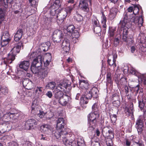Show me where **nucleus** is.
I'll return each mask as SVG.
<instances>
[{"label":"nucleus","mask_w":146,"mask_h":146,"mask_svg":"<svg viewBox=\"0 0 146 146\" xmlns=\"http://www.w3.org/2000/svg\"><path fill=\"white\" fill-rule=\"evenodd\" d=\"M139 11L138 7L133 4L132 6L128 7V12H133V14L132 16H130L129 19H131L130 21L134 23V27L137 25L140 27L142 26L143 23V19L142 17L135 16L136 14L138 13Z\"/></svg>","instance_id":"nucleus-1"},{"label":"nucleus","mask_w":146,"mask_h":146,"mask_svg":"<svg viewBox=\"0 0 146 146\" xmlns=\"http://www.w3.org/2000/svg\"><path fill=\"white\" fill-rule=\"evenodd\" d=\"M22 47H23V43L21 42L15 44L12 49L8 54V57L4 59L3 61L4 63L6 65L11 63L12 61L15 60L16 55L20 52Z\"/></svg>","instance_id":"nucleus-2"},{"label":"nucleus","mask_w":146,"mask_h":146,"mask_svg":"<svg viewBox=\"0 0 146 146\" xmlns=\"http://www.w3.org/2000/svg\"><path fill=\"white\" fill-rule=\"evenodd\" d=\"M65 125V123L63 118H59L57 120V129L54 133V135L57 139L60 138L61 134L62 135H66L69 132V129L64 128Z\"/></svg>","instance_id":"nucleus-3"},{"label":"nucleus","mask_w":146,"mask_h":146,"mask_svg":"<svg viewBox=\"0 0 146 146\" xmlns=\"http://www.w3.org/2000/svg\"><path fill=\"white\" fill-rule=\"evenodd\" d=\"M128 17L127 14L125 15L123 20L122 22L121 28H123V40L125 41H127L128 39V24L127 19Z\"/></svg>","instance_id":"nucleus-4"},{"label":"nucleus","mask_w":146,"mask_h":146,"mask_svg":"<svg viewBox=\"0 0 146 146\" xmlns=\"http://www.w3.org/2000/svg\"><path fill=\"white\" fill-rule=\"evenodd\" d=\"M63 38L62 31L60 30H56L53 33L52 40L54 44L59 43L61 38Z\"/></svg>","instance_id":"nucleus-5"},{"label":"nucleus","mask_w":146,"mask_h":146,"mask_svg":"<svg viewBox=\"0 0 146 146\" xmlns=\"http://www.w3.org/2000/svg\"><path fill=\"white\" fill-rule=\"evenodd\" d=\"M145 37L143 33H140L139 34L137 39L138 41L140 43V49L143 52L146 50V40L145 39Z\"/></svg>","instance_id":"nucleus-6"},{"label":"nucleus","mask_w":146,"mask_h":146,"mask_svg":"<svg viewBox=\"0 0 146 146\" xmlns=\"http://www.w3.org/2000/svg\"><path fill=\"white\" fill-rule=\"evenodd\" d=\"M69 132L66 135L63 134L62 135L61 134V136H62V141L64 144L66 146H74V144L72 145L74 138L73 136H71L70 137L68 138V135Z\"/></svg>","instance_id":"nucleus-7"},{"label":"nucleus","mask_w":146,"mask_h":146,"mask_svg":"<svg viewBox=\"0 0 146 146\" xmlns=\"http://www.w3.org/2000/svg\"><path fill=\"white\" fill-rule=\"evenodd\" d=\"M36 60L33 61L31 66V70L33 73H38L41 68L42 61L37 62Z\"/></svg>","instance_id":"nucleus-8"},{"label":"nucleus","mask_w":146,"mask_h":146,"mask_svg":"<svg viewBox=\"0 0 146 146\" xmlns=\"http://www.w3.org/2000/svg\"><path fill=\"white\" fill-rule=\"evenodd\" d=\"M67 16V12L65 10H61L56 16L57 22L58 25L62 24Z\"/></svg>","instance_id":"nucleus-9"},{"label":"nucleus","mask_w":146,"mask_h":146,"mask_svg":"<svg viewBox=\"0 0 146 146\" xmlns=\"http://www.w3.org/2000/svg\"><path fill=\"white\" fill-rule=\"evenodd\" d=\"M129 73L137 76L142 81L144 80V83L146 84V74H141L136 71L135 69L132 67L130 68Z\"/></svg>","instance_id":"nucleus-10"},{"label":"nucleus","mask_w":146,"mask_h":146,"mask_svg":"<svg viewBox=\"0 0 146 146\" xmlns=\"http://www.w3.org/2000/svg\"><path fill=\"white\" fill-rule=\"evenodd\" d=\"M102 132L104 136L108 137L111 139L114 138V133L112 130H109L108 127H106L102 129Z\"/></svg>","instance_id":"nucleus-11"},{"label":"nucleus","mask_w":146,"mask_h":146,"mask_svg":"<svg viewBox=\"0 0 146 146\" xmlns=\"http://www.w3.org/2000/svg\"><path fill=\"white\" fill-rule=\"evenodd\" d=\"M79 6L80 9L86 12L87 13L89 11L88 4L86 0H80Z\"/></svg>","instance_id":"nucleus-12"},{"label":"nucleus","mask_w":146,"mask_h":146,"mask_svg":"<svg viewBox=\"0 0 146 146\" xmlns=\"http://www.w3.org/2000/svg\"><path fill=\"white\" fill-rule=\"evenodd\" d=\"M30 58H35L33 61L36 60L37 62L42 61L41 53L38 51L32 53L30 56Z\"/></svg>","instance_id":"nucleus-13"},{"label":"nucleus","mask_w":146,"mask_h":146,"mask_svg":"<svg viewBox=\"0 0 146 146\" xmlns=\"http://www.w3.org/2000/svg\"><path fill=\"white\" fill-rule=\"evenodd\" d=\"M92 96L90 91H86L84 96L81 98V102L83 103L87 104L88 102V100L90 99Z\"/></svg>","instance_id":"nucleus-14"},{"label":"nucleus","mask_w":146,"mask_h":146,"mask_svg":"<svg viewBox=\"0 0 146 146\" xmlns=\"http://www.w3.org/2000/svg\"><path fill=\"white\" fill-rule=\"evenodd\" d=\"M99 117V113H92L91 112L88 115V121L89 122L96 123L97 119Z\"/></svg>","instance_id":"nucleus-15"},{"label":"nucleus","mask_w":146,"mask_h":146,"mask_svg":"<svg viewBox=\"0 0 146 146\" xmlns=\"http://www.w3.org/2000/svg\"><path fill=\"white\" fill-rule=\"evenodd\" d=\"M37 124L35 120L33 119H29L25 123V129H30L32 127Z\"/></svg>","instance_id":"nucleus-16"},{"label":"nucleus","mask_w":146,"mask_h":146,"mask_svg":"<svg viewBox=\"0 0 146 146\" xmlns=\"http://www.w3.org/2000/svg\"><path fill=\"white\" fill-rule=\"evenodd\" d=\"M70 41L67 39H65L62 43L61 47L64 52L67 53L70 50Z\"/></svg>","instance_id":"nucleus-17"},{"label":"nucleus","mask_w":146,"mask_h":146,"mask_svg":"<svg viewBox=\"0 0 146 146\" xmlns=\"http://www.w3.org/2000/svg\"><path fill=\"white\" fill-rule=\"evenodd\" d=\"M131 140V142L128 141V146L130 144L132 141L134 142L137 146H145L143 143L140 140L139 138L135 137V136L132 135L130 138Z\"/></svg>","instance_id":"nucleus-18"},{"label":"nucleus","mask_w":146,"mask_h":146,"mask_svg":"<svg viewBox=\"0 0 146 146\" xmlns=\"http://www.w3.org/2000/svg\"><path fill=\"white\" fill-rule=\"evenodd\" d=\"M70 85L68 84L66 82L64 81L58 84L56 87V88L60 89V91L65 92L68 87H70Z\"/></svg>","instance_id":"nucleus-19"},{"label":"nucleus","mask_w":146,"mask_h":146,"mask_svg":"<svg viewBox=\"0 0 146 146\" xmlns=\"http://www.w3.org/2000/svg\"><path fill=\"white\" fill-rule=\"evenodd\" d=\"M70 99V97L66 94L64 95L58 100L59 103L63 106H65L68 103Z\"/></svg>","instance_id":"nucleus-20"},{"label":"nucleus","mask_w":146,"mask_h":146,"mask_svg":"<svg viewBox=\"0 0 146 146\" xmlns=\"http://www.w3.org/2000/svg\"><path fill=\"white\" fill-rule=\"evenodd\" d=\"M23 31L21 29H19L14 35V40L16 41H19L23 36Z\"/></svg>","instance_id":"nucleus-21"},{"label":"nucleus","mask_w":146,"mask_h":146,"mask_svg":"<svg viewBox=\"0 0 146 146\" xmlns=\"http://www.w3.org/2000/svg\"><path fill=\"white\" fill-rule=\"evenodd\" d=\"M29 65L30 63L29 61H23L20 62L19 67L20 68L26 71L29 68Z\"/></svg>","instance_id":"nucleus-22"},{"label":"nucleus","mask_w":146,"mask_h":146,"mask_svg":"<svg viewBox=\"0 0 146 146\" xmlns=\"http://www.w3.org/2000/svg\"><path fill=\"white\" fill-rule=\"evenodd\" d=\"M62 92V91H60V89H58L57 88H56L54 91L55 98L58 100L60 98L63 97L64 95L65 94H63Z\"/></svg>","instance_id":"nucleus-23"},{"label":"nucleus","mask_w":146,"mask_h":146,"mask_svg":"<svg viewBox=\"0 0 146 146\" xmlns=\"http://www.w3.org/2000/svg\"><path fill=\"white\" fill-rule=\"evenodd\" d=\"M80 86L83 89H87L89 86V84L87 81L80 80L79 82Z\"/></svg>","instance_id":"nucleus-24"},{"label":"nucleus","mask_w":146,"mask_h":146,"mask_svg":"<svg viewBox=\"0 0 146 146\" xmlns=\"http://www.w3.org/2000/svg\"><path fill=\"white\" fill-rule=\"evenodd\" d=\"M8 89L5 86L0 85V95L2 96L6 95L8 93Z\"/></svg>","instance_id":"nucleus-25"},{"label":"nucleus","mask_w":146,"mask_h":146,"mask_svg":"<svg viewBox=\"0 0 146 146\" xmlns=\"http://www.w3.org/2000/svg\"><path fill=\"white\" fill-rule=\"evenodd\" d=\"M41 128L44 133L48 134L51 131V126L48 125H43L41 126Z\"/></svg>","instance_id":"nucleus-26"},{"label":"nucleus","mask_w":146,"mask_h":146,"mask_svg":"<svg viewBox=\"0 0 146 146\" xmlns=\"http://www.w3.org/2000/svg\"><path fill=\"white\" fill-rule=\"evenodd\" d=\"M51 54L50 53L46 54V55L45 56V58L46 59L45 62H44V65L45 67L48 66L49 64L51 59Z\"/></svg>","instance_id":"nucleus-27"},{"label":"nucleus","mask_w":146,"mask_h":146,"mask_svg":"<svg viewBox=\"0 0 146 146\" xmlns=\"http://www.w3.org/2000/svg\"><path fill=\"white\" fill-rule=\"evenodd\" d=\"M49 71V69L48 68L45 67L43 68L42 70V73L40 76L41 77L43 78H45L47 76Z\"/></svg>","instance_id":"nucleus-28"},{"label":"nucleus","mask_w":146,"mask_h":146,"mask_svg":"<svg viewBox=\"0 0 146 146\" xmlns=\"http://www.w3.org/2000/svg\"><path fill=\"white\" fill-rule=\"evenodd\" d=\"M112 56L110 55L109 56L108 58V62L110 66H113V68H114L116 66V64H115V61L116 60L115 59H113L112 60L111 59V58H112Z\"/></svg>","instance_id":"nucleus-29"},{"label":"nucleus","mask_w":146,"mask_h":146,"mask_svg":"<svg viewBox=\"0 0 146 146\" xmlns=\"http://www.w3.org/2000/svg\"><path fill=\"white\" fill-rule=\"evenodd\" d=\"M146 104V97H143L142 101H139V106L141 110L144 108L145 104Z\"/></svg>","instance_id":"nucleus-30"},{"label":"nucleus","mask_w":146,"mask_h":146,"mask_svg":"<svg viewBox=\"0 0 146 146\" xmlns=\"http://www.w3.org/2000/svg\"><path fill=\"white\" fill-rule=\"evenodd\" d=\"M78 146H85L84 139L81 136H79L77 139Z\"/></svg>","instance_id":"nucleus-31"},{"label":"nucleus","mask_w":146,"mask_h":146,"mask_svg":"<svg viewBox=\"0 0 146 146\" xmlns=\"http://www.w3.org/2000/svg\"><path fill=\"white\" fill-rule=\"evenodd\" d=\"M30 5L33 7L36 8L38 2V0H29Z\"/></svg>","instance_id":"nucleus-32"},{"label":"nucleus","mask_w":146,"mask_h":146,"mask_svg":"<svg viewBox=\"0 0 146 146\" xmlns=\"http://www.w3.org/2000/svg\"><path fill=\"white\" fill-rule=\"evenodd\" d=\"M2 40H5L10 41V38L9 33L7 31L5 32L1 37Z\"/></svg>","instance_id":"nucleus-33"},{"label":"nucleus","mask_w":146,"mask_h":146,"mask_svg":"<svg viewBox=\"0 0 146 146\" xmlns=\"http://www.w3.org/2000/svg\"><path fill=\"white\" fill-rule=\"evenodd\" d=\"M90 93L92 94V96L94 98H96L98 96V90L96 87L92 88L90 91Z\"/></svg>","instance_id":"nucleus-34"},{"label":"nucleus","mask_w":146,"mask_h":146,"mask_svg":"<svg viewBox=\"0 0 146 146\" xmlns=\"http://www.w3.org/2000/svg\"><path fill=\"white\" fill-rule=\"evenodd\" d=\"M56 86V83L54 82H51L48 83L46 85V87L48 89L53 90Z\"/></svg>","instance_id":"nucleus-35"},{"label":"nucleus","mask_w":146,"mask_h":146,"mask_svg":"<svg viewBox=\"0 0 146 146\" xmlns=\"http://www.w3.org/2000/svg\"><path fill=\"white\" fill-rule=\"evenodd\" d=\"M101 22L102 25L103 27L105 29H106L107 26L106 24V22L107 21V20L106 19V17L105 16L103 13H102V16L101 17Z\"/></svg>","instance_id":"nucleus-36"},{"label":"nucleus","mask_w":146,"mask_h":146,"mask_svg":"<svg viewBox=\"0 0 146 146\" xmlns=\"http://www.w3.org/2000/svg\"><path fill=\"white\" fill-rule=\"evenodd\" d=\"M92 24L94 26H96L99 25V22L97 18L96 17L93 15L92 16Z\"/></svg>","instance_id":"nucleus-37"},{"label":"nucleus","mask_w":146,"mask_h":146,"mask_svg":"<svg viewBox=\"0 0 146 146\" xmlns=\"http://www.w3.org/2000/svg\"><path fill=\"white\" fill-rule=\"evenodd\" d=\"M13 0H1L0 4L6 8L7 7L8 3H11Z\"/></svg>","instance_id":"nucleus-38"},{"label":"nucleus","mask_w":146,"mask_h":146,"mask_svg":"<svg viewBox=\"0 0 146 146\" xmlns=\"http://www.w3.org/2000/svg\"><path fill=\"white\" fill-rule=\"evenodd\" d=\"M75 29V28L74 25H70L67 27L66 30L67 32L72 34L73 32L75 31V30H74Z\"/></svg>","instance_id":"nucleus-39"},{"label":"nucleus","mask_w":146,"mask_h":146,"mask_svg":"<svg viewBox=\"0 0 146 146\" xmlns=\"http://www.w3.org/2000/svg\"><path fill=\"white\" fill-rule=\"evenodd\" d=\"M99 109L98 108L96 104H94L92 106V113H99Z\"/></svg>","instance_id":"nucleus-40"},{"label":"nucleus","mask_w":146,"mask_h":146,"mask_svg":"<svg viewBox=\"0 0 146 146\" xmlns=\"http://www.w3.org/2000/svg\"><path fill=\"white\" fill-rule=\"evenodd\" d=\"M89 127L88 128V130L92 131L94 130L95 128L96 125V123L94 122H89V123L88 124Z\"/></svg>","instance_id":"nucleus-41"},{"label":"nucleus","mask_w":146,"mask_h":146,"mask_svg":"<svg viewBox=\"0 0 146 146\" xmlns=\"http://www.w3.org/2000/svg\"><path fill=\"white\" fill-rule=\"evenodd\" d=\"M74 17L78 21H81L83 19V17L78 12L76 13V14L74 16Z\"/></svg>","instance_id":"nucleus-42"},{"label":"nucleus","mask_w":146,"mask_h":146,"mask_svg":"<svg viewBox=\"0 0 146 146\" xmlns=\"http://www.w3.org/2000/svg\"><path fill=\"white\" fill-rule=\"evenodd\" d=\"M5 127L4 123L0 125V135L7 131L6 129H5Z\"/></svg>","instance_id":"nucleus-43"},{"label":"nucleus","mask_w":146,"mask_h":146,"mask_svg":"<svg viewBox=\"0 0 146 146\" xmlns=\"http://www.w3.org/2000/svg\"><path fill=\"white\" fill-rule=\"evenodd\" d=\"M33 86L34 84L30 80L29 82L25 88L27 90H31L33 88Z\"/></svg>","instance_id":"nucleus-44"},{"label":"nucleus","mask_w":146,"mask_h":146,"mask_svg":"<svg viewBox=\"0 0 146 146\" xmlns=\"http://www.w3.org/2000/svg\"><path fill=\"white\" fill-rule=\"evenodd\" d=\"M94 31L95 32L98 34L100 33L101 31V29L99 25L94 26Z\"/></svg>","instance_id":"nucleus-45"},{"label":"nucleus","mask_w":146,"mask_h":146,"mask_svg":"<svg viewBox=\"0 0 146 146\" xmlns=\"http://www.w3.org/2000/svg\"><path fill=\"white\" fill-rule=\"evenodd\" d=\"M4 14L3 11L0 9V24L4 19Z\"/></svg>","instance_id":"nucleus-46"},{"label":"nucleus","mask_w":146,"mask_h":146,"mask_svg":"<svg viewBox=\"0 0 146 146\" xmlns=\"http://www.w3.org/2000/svg\"><path fill=\"white\" fill-rule=\"evenodd\" d=\"M4 125H5V128L6 129L7 131H8L11 129V125L9 124L8 122L6 123H4Z\"/></svg>","instance_id":"nucleus-47"},{"label":"nucleus","mask_w":146,"mask_h":146,"mask_svg":"<svg viewBox=\"0 0 146 146\" xmlns=\"http://www.w3.org/2000/svg\"><path fill=\"white\" fill-rule=\"evenodd\" d=\"M29 81L30 80L28 79H25L23 80V84L24 87L25 88L26 87Z\"/></svg>","instance_id":"nucleus-48"},{"label":"nucleus","mask_w":146,"mask_h":146,"mask_svg":"<svg viewBox=\"0 0 146 146\" xmlns=\"http://www.w3.org/2000/svg\"><path fill=\"white\" fill-rule=\"evenodd\" d=\"M136 127L139 134H141L143 130V125H137Z\"/></svg>","instance_id":"nucleus-49"},{"label":"nucleus","mask_w":146,"mask_h":146,"mask_svg":"<svg viewBox=\"0 0 146 146\" xmlns=\"http://www.w3.org/2000/svg\"><path fill=\"white\" fill-rule=\"evenodd\" d=\"M113 104L114 106L118 108L120 105V102L118 100L115 101L113 102Z\"/></svg>","instance_id":"nucleus-50"},{"label":"nucleus","mask_w":146,"mask_h":146,"mask_svg":"<svg viewBox=\"0 0 146 146\" xmlns=\"http://www.w3.org/2000/svg\"><path fill=\"white\" fill-rule=\"evenodd\" d=\"M72 10L73 7H72L68 6L66 7L64 10L66 12L67 15V13H70Z\"/></svg>","instance_id":"nucleus-51"},{"label":"nucleus","mask_w":146,"mask_h":146,"mask_svg":"<svg viewBox=\"0 0 146 146\" xmlns=\"http://www.w3.org/2000/svg\"><path fill=\"white\" fill-rule=\"evenodd\" d=\"M72 35L73 36H74V38H78L79 36V33L78 31H76L75 30V32H74L72 33Z\"/></svg>","instance_id":"nucleus-52"},{"label":"nucleus","mask_w":146,"mask_h":146,"mask_svg":"<svg viewBox=\"0 0 146 146\" xmlns=\"http://www.w3.org/2000/svg\"><path fill=\"white\" fill-rule=\"evenodd\" d=\"M119 38H115L114 39V46H116L119 44Z\"/></svg>","instance_id":"nucleus-53"},{"label":"nucleus","mask_w":146,"mask_h":146,"mask_svg":"<svg viewBox=\"0 0 146 146\" xmlns=\"http://www.w3.org/2000/svg\"><path fill=\"white\" fill-rule=\"evenodd\" d=\"M10 41L7 40H2V41L1 42V44L2 46H4L6 45Z\"/></svg>","instance_id":"nucleus-54"},{"label":"nucleus","mask_w":146,"mask_h":146,"mask_svg":"<svg viewBox=\"0 0 146 146\" xmlns=\"http://www.w3.org/2000/svg\"><path fill=\"white\" fill-rule=\"evenodd\" d=\"M115 30L113 29H110L109 31V34L111 36H113L114 35Z\"/></svg>","instance_id":"nucleus-55"},{"label":"nucleus","mask_w":146,"mask_h":146,"mask_svg":"<svg viewBox=\"0 0 146 146\" xmlns=\"http://www.w3.org/2000/svg\"><path fill=\"white\" fill-rule=\"evenodd\" d=\"M116 14L115 13H112L110 12L109 14V16L110 19L111 20L113 19L115 17Z\"/></svg>","instance_id":"nucleus-56"},{"label":"nucleus","mask_w":146,"mask_h":146,"mask_svg":"<svg viewBox=\"0 0 146 146\" xmlns=\"http://www.w3.org/2000/svg\"><path fill=\"white\" fill-rule=\"evenodd\" d=\"M91 146H100V143L98 141H94L91 143Z\"/></svg>","instance_id":"nucleus-57"},{"label":"nucleus","mask_w":146,"mask_h":146,"mask_svg":"<svg viewBox=\"0 0 146 146\" xmlns=\"http://www.w3.org/2000/svg\"><path fill=\"white\" fill-rule=\"evenodd\" d=\"M126 79L125 78H121L120 80V82L122 85H126L127 83Z\"/></svg>","instance_id":"nucleus-58"},{"label":"nucleus","mask_w":146,"mask_h":146,"mask_svg":"<svg viewBox=\"0 0 146 146\" xmlns=\"http://www.w3.org/2000/svg\"><path fill=\"white\" fill-rule=\"evenodd\" d=\"M45 115L43 111H39V113L38 114V115L40 118H42Z\"/></svg>","instance_id":"nucleus-59"},{"label":"nucleus","mask_w":146,"mask_h":146,"mask_svg":"<svg viewBox=\"0 0 146 146\" xmlns=\"http://www.w3.org/2000/svg\"><path fill=\"white\" fill-rule=\"evenodd\" d=\"M117 9L116 8H112L110 11V12L112 13H115L117 14Z\"/></svg>","instance_id":"nucleus-60"},{"label":"nucleus","mask_w":146,"mask_h":146,"mask_svg":"<svg viewBox=\"0 0 146 146\" xmlns=\"http://www.w3.org/2000/svg\"><path fill=\"white\" fill-rule=\"evenodd\" d=\"M46 95L49 98H51L52 96V92L50 91H48L46 94Z\"/></svg>","instance_id":"nucleus-61"},{"label":"nucleus","mask_w":146,"mask_h":146,"mask_svg":"<svg viewBox=\"0 0 146 146\" xmlns=\"http://www.w3.org/2000/svg\"><path fill=\"white\" fill-rule=\"evenodd\" d=\"M60 1L59 0H56L54 3V5H55L57 7H58L60 6Z\"/></svg>","instance_id":"nucleus-62"},{"label":"nucleus","mask_w":146,"mask_h":146,"mask_svg":"<svg viewBox=\"0 0 146 146\" xmlns=\"http://www.w3.org/2000/svg\"><path fill=\"white\" fill-rule=\"evenodd\" d=\"M136 125H143V123L142 121L141 120H139L137 121L136 123Z\"/></svg>","instance_id":"nucleus-63"},{"label":"nucleus","mask_w":146,"mask_h":146,"mask_svg":"<svg viewBox=\"0 0 146 146\" xmlns=\"http://www.w3.org/2000/svg\"><path fill=\"white\" fill-rule=\"evenodd\" d=\"M10 146H18V144L15 142L12 141L11 143Z\"/></svg>","instance_id":"nucleus-64"}]
</instances>
